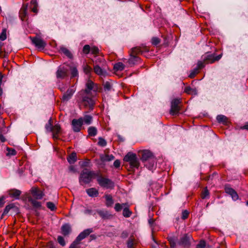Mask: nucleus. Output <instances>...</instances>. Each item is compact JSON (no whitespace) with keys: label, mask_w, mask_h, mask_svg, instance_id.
I'll return each mask as SVG.
<instances>
[{"label":"nucleus","mask_w":248,"mask_h":248,"mask_svg":"<svg viewBox=\"0 0 248 248\" xmlns=\"http://www.w3.org/2000/svg\"><path fill=\"white\" fill-rule=\"evenodd\" d=\"M50 120L49 122L46 125V129L48 132H51L53 130V126H52L51 124L50 123Z\"/></svg>","instance_id":"48"},{"label":"nucleus","mask_w":248,"mask_h":248,"mask_svg":"<svg viewBox=\"0 0 248 248\" xmlns=\"http://www.w3.org/2000/svg\"><path fill=\"white\" fill-rule=\"evenodd\" d=\"M127 204L126 203L120 204L119 203H117L115 204L114 209L116 211L119 212L121 211L123 208H124Z\"/></svg>","instance_id":"38"},{"label":"nucleus","mask_w":248,"mask_h":248,"mask_svg":"<svg viewBox=\"0 0 248 248\" xmlns=\"http://www.w3.org/2000/svg\"><path fill=\"white\" fill-rule=\"evenodd\" d=\"M30 38L31 40L32 43L38 49H43L45 47L46 44L41 38L36 36L35 37H30Z\"/></svg>","instance_id":"6"},{"label":"nucleus","mask_w":248,"mask_h":248,"mask_svg":"<svg viewBox=\"0 0 248 248\" xmlns=\"http://www.w3.org/2000/svg\"><path fill=\"white\" fill-rule=\"evenodd\" d=\"M124 68V65L121 62L115 63L114 65V69L116 71H122Z\"/></svg>","instance_id":"36"},{"label":"nucleus","mask_w":248,"mask_h":248,"mask_svg":"<svg viewBox=\"0 0 248 248\" xmlns=\"http://www.w3.org/2000/svg\"><path fill=\"white\" fill-rule=\"evenodd\" d=\"M93 232V230L92 228L87 229L84 230L80 232L79 234L77 237L76 239L77 241L79 242L86 237H87L90 233Z\"/></svg>","instance_id":"13"},{"label":"nucleus","mask_w":248,"mask_h":248,"mask_svg":"<svg viewBox=\"0 0 248 248\" xmlns=\"http://www.w3.org/2000/svg\"><path fill=\"white\" fill-rule=\"evenodd\" d=\"M124 160L129 163L131 169H138L140 166L139 159L135 154L131 152L128 153L124 157Z\"/></svg>","instance_id":"4"},{"label":"nucleus","mask_w":248,"mask_h":248,"mask_svg":"<svg viewBox=\"0 0 248 248\" xmlns=\"http://www.w3.org/2000/svg\"><path fill=\"white\" fill-rule=\"evenodd\" d=\"M79 243L80 242L79 241H77L76 239V240L71 244L69 248H78L77 246L79 244Z\"/></svg>","instance_id":"55"},{"label":"nucleus","mask_w":248,"mask_h":248,"mask_svg":"<svg viewBox=\"0 0 248 248\" xmlns=\"http://www.w3.org/2000/svg\"><path fill=\"white\" fill-rule=\"evenodd\" d=\"M98 175V173L93 171H90L87 169H84L80 173L79 177V183L80 185L84 186L89 184L95 177Z\"/></svg>","instance_id":"2"},{"label":"nucleus","mask_w":248,"mask_h":248,"mask_svg":"<svg viewBox=\"0 0 248 248\" xmlns=\"http://www.w3.org/2000/svg\"><path fill=\"white\" fill-rule=\"evenodd\" d=\"M7 150L8 151L7 155H14L16 154V150L13 149L7 148Z\"/></svg>","instance_id":"53"},{"label":"nucleus","mask_w":248,"mask_h":248,"mask_svg":"<svg viewBox=\"0 0 248 248\" xmlns=\"http://www.w3.org/2000/svg\"><path fill=\"white\" fill-rule=\"evenodd\" d=\"M114 159L112 155H100V159L103 162L110 161Z\"/></svg>","instance_id":"27"},{"label":"nucleus","mask_w":248,"mask_h":248,"mask_svg":"<svg viewBox=\"0 0 248 248\" xmlns=\"http://www.w3.org/2000/svg\"><path fill=\"white\" fill-rule=\"evenodd\" d=\"M71 74L72 78L77 77L78 75V73L77 69L76 67H72L71 69Z\"/></svg>","instance_id":"41"},{"label":"nucleus","mask_w":248,"mask_h":248,"mask_svg":"<svg viewBox=\"0 0 248 248\" xmlns=\"http://www.w3.org/2000/svg\"><path fill=\"white\" fill-rule=\"evenodd\" d=\"M209 192L207 188H205L202 191L201 196L202 199H205L209 196Z\"/></svg>","instance_id":"46"},{"label":"nucleus","mask_w":248,"mask_h":248,"mask_svg":"<svg viewBox=\"0 0 248 248\" xmlns=\"http://www.w3.org/2000/svg\"><path fill=\"white\" fill-rule=\"evenodd\" d=\"M206 247V242L204 240H201L197 245L196 248H205Z\"/></svg>","instance_id":"45"},{"label":"nucleus","mask_w":248,"mask_h":248,"mask_svg":"<svg viewBox=\"0 0 248 248\" xmlns=\"http://www.w3.org/2000/svg\"><path fill=\"white\" fill-rule=\"evenodd\" d=\"M225 192L227 194H229L231 196L232 199L233 200L236 201V200H237L238 199V195L237 193L232 188H231L230 187L226 186L225 187Z\"/></svg>","instance_id":"16"},{"label":"nucleus","mask_w":248,"mask_h":248,"mask_svg":"<svg viewBox=\"0 0 248 248\" xmlns=\"http://www.w3.org/2000/svg\"><path fill=\"white\" fill-rule=\"evenodd\" d=\"M21 191L17 189H13L9 190L8 194L11 197L18 199L20 195L21 194Z\"/></svg>","instance_id":"20"},{"label":"nucleus","mask_w":248,"mask_h":248,"mask_svg":"<svg viewBox=\"0 0 248 248\" xmlns=\"http://www.w3.org/2000/svg\"><path fill=\"white\" fill-rule=\"evenodd\" d=\"M83 213H84V214H85L86 215H91V214H93V215H95V213H93V211L92 210L89 209H85L83 211Z\"/></svg>","instance_id":"56"},{"label":"nucleus","mask_w":248,"mask_h":248,"mask_svg":"<svg viewBox=\"0 0 248 248\" xmlns=\"http://www.w3.org/2000/svg\"><path fill=\"white\" fill-rule=\"evenodd\" d=\"M184 92L186 93L189 94L195 95L197 94L196 90L195 89L191 88L189 86L186 87L185 89Z\"/></svg>","instance_id":"33"},{"label":"nucleus","mask_w":248,"mask_h":248,"mask_svg":"<svg viewBox=\"0 0 248 248\" xmlns=\"http://www.w3.org/2000/svg\"><path fill=\"white\" fill-rule=\"evenodd\" d=\"M62 233L63 235H68L71 232V228L70 225L68 224H63L61 227Z\"/></svg>","instance_id":"18"},{"label":"nucleus","mask_w":248,"mask_h":248,"mask_svg":"<svg viewBox=\"0 0 248 248\" xmlns=\"http://www.w3.org/2000/svg\"><path fill=\"white\" fill-rule=\"evenodd\" d=\"M217 120L219 123L225 124L227 122V118L223 115H218L217 117Z\"/></svg>","instance_id":"37"},{"label":"nucleus","mask_w":248,"mask_h":248,"mask_svg":"<svg viewBox=\"0 0 248 248\" xmlns=\"http://www.w3.org/2000/svg\"><path fill=\"white\" fill-rule=\"evenodd\" d=\"M105 198L106 199V205L107 207H110L114 203L113 200L112 196L110 195L106 194L105 195Z\"/></svg>","instance_id":"26"},{"label":"nucleus","mask_w":248,"mask_h":248,"mask_svg":"<svg viewBox=\"0 0 248 248\" xmlns=\"http://www.w3.org/2000/svg\"><path fill=\"white\" fill-rule=\"evenodd\" d=\"M76 91V88L74 86L70 87L66 92L63 94L62 98L63 102H67L69 101L73 96V94Z\"/></svg>","instance_id":"10"},{"label":"nucleus","mask_w":248,"mask_h":248,"mask_svg":"<svg viewBox=\"0 0 248 248\" xmlns=\"http://www.w3.org/2000/svg\"><path fill=\"white\" fill-rule=\"evenodd\" d=\"M69 170L71 172H76L77 171L76 169L73 166H70L69 168Z\"/></svg>","instance_id":"63"},{"label":"nucleus","mask_w":248,"mask_h":248,"mask_svg":"<svg viewBox=\"0 0 248 248\" xmlns=\"http://www.w3.org/2000/svg\"><path fill=\"white\" fill-rule=\"evenodd\" d=\"M72 126L73 130L75 132H78L80 131L81 126L83 124L81 118L78 119H74L72 121Z\"/></svg>","instance_id":"11"},{"label":"nucleus","mask_w":248,"mask_h":248,"mask_svg":"<svg viewBox=\"0 0 248 248\" xmlns=\"http://www.w3.org/2000/svg\"><path fill=\"white\" fill-rule=\"evenodd\" d=\"M188 216V212L186 210H185L182 212V218L185 219L187 218Z\"/></svg>","instance_id":"60"},{"label":"nucleus","mask_w":248,"mask_h":248,"mask_svg":"<svg viewBox=\"0 0 248 248\" xmlns=\"http://www.w3.org/2000/svg\"><path fill=\"white\" fill-rule=\"evenodd\" d=\"M142 50L140 47H136L132 49V54L134 55L142 53Z\"/></svg>","instance_id":"43"},{"label":"nucleus","mask_w":248,"mask_h":248,"mask_svg":"<svg viewBox=\"0 0 248 248\" xmlns=\"http://www.w3.org/2000/svg\"><path fill=\"white\" fill-rule=\"evenodd\" d=\"M134 238L131 236L127 242V246L128 248H133L134 245Z\"/></svg>","instance_id":"40"},{"label":"nucleus","mask_w":248,"mask_h":248,"mask_svg":"<svg viewBox=\"0 0 248 248\" xmlns=\"http://www.w3.org/2000/svg\"><path fill=\"white\" fill-rule=\"evenodd\" d=\"M93 70L94 73L99 76H105L106 74V71L104 70V68L98 64L94 65Z\"/></svg>","instance_id":"15"},{"label":"nucleus","mask_w":248,"mask_h":248,"mask_svg":"<svg viewBox=\"0 0 248 248\" xmlns=\"http://www.w3.org/2000/svg\"><path fill=\"white\" fill-rule=\"evenodd\" d=\"M167 239L170 243L171 248H175L176 246L177 238L174 236H169Z\"/></svg>","instance_id":"25"},{"label":"nucleus","mask_w":248,"mask_h":248,"mask_svg":"<svg viewBox=\"0 0 248 248\" xmlns=\"http://www.w3.org/2000/svg\"><path fill=\"white\" fill-rule=\"evenodd\" d=\"M6 39V30L3 29L0 35V40L4 41Z\"/></svg>","instance_id":"51"},{"label":"nucleus","mask_w":248,"mask_h":248,"mask_svg":"<svg viewBox=\"0 0 248 248\" xmlns=\"http://www.w3.org/2000/svg\"><path fill=\"white\" fill-rule=\"evenodd\" d=\"M91 50V47L89 45H86L84 46L83 48V52L85 54H88Z\"/></svg>","instance_id":"52"},{"label":"nucleus","mask_w":248,"mask_h":248,"mask_svg":"<svg viewBox=\"0 0 248 248\" xmlns=\"http://www.w3.org/2000/svg\"><path fill=\"white\" fill-rule=\"evenodd\" d=\"M98 140V144L99 146L104 147L107 145V142L104 139L99 138Z\"/></svg>","instance_id":"44"},{"label":"nucleus","mask_w":248,"mask_h":248,"mask_svg":"<svg viewBox=\"0 0 248 248\" xmlns=\"http://www.w3.org/2000/svg\"><path fill=\"white\" fill-rule=\"evenodd\" d=\"M91 50L93 54H97L99 52V49L96 46H93L91 48Z\"/></svg>","instance_id":"59"},{"label":"nucleus","mask_w":248,"mask_h":248,"mask_svg":"<svg viewBox=\"0 0 248 248\" xmlns=\"http://www.w3.org/2000/svg\"><path fill=\"white\" fill-rule=\"evenodd\" d=\"M190 237L186 235L181 238L180 241L178 242V244L185 247H188L190 245Z\"/></svg>","instance_id":"14"},{"label":"nucleus","mask_w":248,"mask_h":248,"mask_svg":"<svg viewBox=\"0 0 248 248\" xmlns=\"http://www.w3.org/2000/svg\"><path fill=\"white\" fill-rule=\"evenodd\" d=\"M29 201L34 207L39 208L41 207V202L37 201V199L30 198Z\"/></svg>","instance_id":"29"},{"label":"nucleus","mask_w":248,"mask_h":248,"mask_svg":"<svg viewBox=\"0 0 248 248\" xmlns=\"http://www.w3.org/2000/svg\"><path fill=\"white\" fill-rule=\"evenodd\" d=\"M160 42V39L157 37H153L152 39V43L155 46H156L159 44Z\"/></svg>","instance_id":"49"},{"label":"nucleus","mask_w":248,"mask_h":248,"mask_svg":"<svg viewBox=\"0 0 248 248\" xmlns=\"http://www.w3.org/2000/svg\"><path fill=\"white\" fill-rule=\"evenodd\" d=\"M61 131V127L59 124H56L53 126V130L51 132L53 133V138L55 139L58 138V135Z\"/></svg>","instance_id":"21"},{"label":"nucleus","mask_w":248,"mask_h":248,"mask_svg":"<svg viewBox=\"0 0 248 248\" xmlns=\"http://www.w3.org/2000/svg\"><path fill=\"white\" fill-rule=\"evenodd\" d=\"M113 165L116 168H119L120 166V161L119 160H116L114 162Z\"/></svg>","instance_id":"62"},{"label":"nucleus","mask_w":248,"mask_h":248,"mask_svg":"<svg viewBox=\"0 0 248 248\" xmlns=\"http://www.w3.org/2000/svg\"><path fill=\"white\" fill-rule=\"evenodd\" d=\"M132 212L127 207H125L123 210V215L124 217H128L131 215Z\"/></svg>","instance_id":"39"},{"label":"nucleus","mask_w":248,"mask_h":248,"mask_svg":"<svg viewBox=\"0 0 248 248\" xmlns=\"http://www.w3.org/2000/svg\"><path fill=\"white\" fill-rule=\"evenodd\" d=\"M46 206L51 211H54L56 209L55 204L51 202H46Z\"/></svg>","instance_id":"42"},{"label":"nucleus","mask_w":248,"mask_h":248,"mask_svg":"<svg viewBox=\"0 0 248 248\" xmlns=\"http://www.w3.org/2000/svg\"><path fill=\"white\" fill-rule=\"evenodd\" d=\"M32 197L37 200H41L45 196L44 192L37 187H32L30 190Z\"/></svg>","instance_id":"8"},{"label":"nucleus","mask_w":248,"mask_h":248,"mask_svg":"<svg viewBox=\"0 0 248 248\" xmlns=\"http://www.w3.org/2000/svg\"><path fill=\"white\" fill-rule=\"evenodd\" d=\"M82 68L84 72L86 75H89L91 73L92 71V68L91 66L88 65L87 64H84L82 65Z\"/></svg>","instance_id":"35"},{"label":"nucleus","mask_w":248,"mask_h":248,"mask_svg":"<svg viewBox=\"0 0 248 248\" xmlns=\"http://www.w3.org/2000/svg\"><path fill=\"white\" fill-rule=\"evenodd\" d=\"M141 159L144 162L155 158L153 154L149 150H143L141 152Z\"/></svg>","instance_id":"12"},{"label":"nucleus","mask_w":248,"mask_h":248,"mask_svg":"<svg viewBox=\"0 0 248 248\" xmlns=\"http://www.w3.org/2000/svg\"><path fill=\"white\" fill-rule=\"evenodd\" d=\"M58 241L59 243L62 246H64L65 245V241L63 238L61 236L58 237Z\"/></svg>","instance_id":"50"},{"label":"nucleus","mask_w":248,"mask_h":248,"mask_svg":"<svg viewBox=\"0 0 248 248\" xmlns=\"http://www.w3.org/2000/svg\"><path fill=\"white\" fill-rule=\"evenodd\" d=\"M140 58L138 56H135L134 54H131L130 58H129L128 62L130 64H135L140 60Z\"/></svg>","instance_id":"31"},{"label":"nucleus","mask_w":248,"mask_h":248,"mask_svg":"<svg viewBox=\"0 0 248 248\" xmlns=\"http://www.w3.org/2000/svg\"><path fill=\"white\" fill-rule=\"evenodd\" d=\"M97 177V181L101 187L107 189H111L113 188L114 184L110 179L103 177L102 176L99 175L98 173Z\"/></svg>","instance_id":"5"},{"label":"nucleus","mask_w":248,"mask_h":248,"mask_svg":"<svg viewBox=\"0 0 248 248\" xmlns=\"http://www.w3.org/2000/svg\"><path fill=\"white\" fill-rule=\"evenodd\" d=\"M96 212L103 219L109 218L111 216V215L106 211L97 210H96Z\"/></svg>","instance_id":"22"},{"label":"nucleus","mask_w":248,"mask_h":248,"mask_svg":"<svg viewBox=\"0 0 248 248\" xmlns=\"http://www.w3.org/2000/svg\"><path fill=\"white\" fill-rule=\"evenodd\" d=\"M204 61H199L197 63V68L199 69H201L204 66Z\"/></svg>","instance_id":"57"},{"label":"nucleus","mask_w":248,"mask_h":248,"mask_svg":"<svg viewBox=\"0 0 248 248\" xmlns=\"http://www.w3.org/2000/svg\"><path fill=\"white\" fill-rule=\"evenodd\" d=\"M86 192L90 197H97L98 195V191L95 188H90L86 189Z\"/></svg>","instance_id":"24"},{"label":"nucleus","mask_w":248,"mask_h":248,"mask_svg":"<svg viewBox=\"0 0 248 248\" xmlns=\"http://www.w3.org/2000/svg\"><path fill=\"white\" fill-rule=\"evenodd\" d=\"M129 235L128 232H127L126 231H124L121 234V237L123 238H126L128 237Z\"/></svg>","instance_id":"61"},{"label":"nucleus","mask_w":248,"mask_h":248,"mask_svg":"<svg viewBox=\"0 0 248 248\" xmlns=\"http://www.w3.org/2000/svg\"><path fill=\"white\" fill-rule=\"evenodd\" d=\"M124 160L129 163L131 169H138L140 166L139 159L135 154L131 152L128 153L124 157Z\"/></svg>","instance_id":"3"},{"label":"nucleus","mask_w":248,"mask_h":248,"mask_svg":"<svg viewBox=\"0 0 248 248\" xmlns=\"http://www.w3.org/2000/svg\"><path fill=\"white\" fill-rule=\"evenodd\" d=\"M68 71L67 66H60L58 67L56 72V77L58 78H63L67 76Z\"/></svg>","instance_id":"7"},{"label":"nucleus","mask_w":248,"mask_h":248,"mask_svg":"<svg viewBox=\"0 0 248 248\" xmlns=\"http://www.w3.org/2000/svg\"><path fill=\"white\" fill-rule=\"evenodd\" d=\"M179 103L180 100L178 99H175L172 101L170 111V113L171 115H175L179 113L180 110Z\"/></svg>","instance_id":"9"},{"label":"nucleus","mask_w":248,"mask_h":248,"mask_svg":"<svg viewBox=\"0 0 248 248\" xmlns=\"http://www.w3.org/2000/svg\"><path fill=\"white\" fill-rule=\"evenodd\" d=\"M156 164V159L155 158L150 159L148 160L145 164V166L149 170H153Z\"/></svg>","instance_id":"19"},{"label":"nucleus","mask_w":248,"mask_h":248,"mask_svg":"<svg viewBox=\"0 0 248 248\" xmlns=\"http://www.w3.org/2000/svg\"><path fill=\"white\" fill-rule=\"evenodd\" d=\"M104 88L105 91H109L111 90V85L109 82H106L104 84Z\"/></svg>","instance_id":"47"},{"label":"nucleus","mask_w":248,"mask_h":248,"mask_svg":"<svg viewBox=\"0 0 248 248\" xmlns=\"http://www.w3.org/2000/svg\"><path fill=\"white\" fill-rule=\"evenodd\" d=\"M77 160V155L75 153H72L67 157V161L70 164H74Z\"/></svg>","instance_id":"30"},{"label":"nucleus","mask_w":248,"mask_h":248,"mask_svg":"<svg viewBox=\"0 0 248 248\" xmlns=\"http://www.w3.org/2000/svg\"><path fill=\"white\" fill-rule=\"evenodd\" d=\"M94 65L98 64L101 65L102 67L104 66L106 63V62L104 59L100 57H95V60L93 61Z\"/></svg>","instance_id":"28"},{"label":"nucleus","mask_w":248,"mask_h":248,"mask_svg":"<svg viewBox=\"0 0 248 248\" xmlns=\"http://www.w3.org/2000/svg\"><path fill=\"white\" fill-rule=\"evenodd\" d=\"M89 135L94 137L97 134V129L93 126H90L88 129Z\"/></svg>","instance_id":"34"},{"label":"nucleus","mask_w":248,"mask_h":248,"mask_svg":"<svg viewBox=\"0 0 248 248\" xmlns=\"http://www.w3.org/2000/svg\"><path fill=\"white\" fill-rule=\"evenodd\" d=\"M60 51L62 53H63L69 58H72V54L70 52V51L68 49H67L66 47H61L60 48Z\"/></svg>","instance_id":"32"},{"label":"nucleus","mask_w":248,"mask_h":248,"mask_svg":"<svg viewBox=\"0 0 248 248\" xmlns=\"http://www.w3.org/2000/svg\"><path fill=\"white\" fill-rule=\"evenodd\" d=\"M82 119V123L87 125L90 124L93 121V117L90 115H85L83 117H80Z\"/></svg>","instance_id":"23"},{"label":"nucleus","mask_w":248,"mask_h":248,"mask_svg":"<svg viewBox=\"0 0 248 248\" xmlns=\"http://www.w3.org/2000/svg\"><path fill=\"white\" fill-rule=\"evenodd\" d=\"M86 88L80 91L77 95L78 102L86 108H89L92 110L95 102L92 97L91 91L96 92L98 90L97 84H94L92 80L88 79L86 83Z\"/></svg>","instance_id":"1"},{"label":"nucleus","mask_w":248,"mask_h":248,"mask_svg":"<svg viewBox=\"0 0 248 248\" xmlns=\"http://www.w3.org/2000/svg\"><path fill=\"white\" fill-rule=\"evenodd\" d=\"M31 6L37 7V3L36 0H31Z\"/></svg>","instance_id":"64"},{"label":"nucleus","mask_w":248,"mask_h":248,"mask_svg":"<svg viewBox=\"0 0 248 248\" xmlns=\"http://www.w3.org/2000/svg\"><path fill=\"white\" fill-rule=\"evenodd\" d=\"M202 58L206 63H213L215 62V54L207 53L202 56Z\"/></svg>","instance_id":"17"},{"label":"nucleus","mask_w":248,"mask_h":248,"mask_svg":"<svg viewBox=\"0 0 248 248\" xmlns=\"http://www.w3.org/2000/svg\"><path fill=\"white\" fill-rule=\"evenodd\" d=\"M27 9V6L23 5L21 11H20V12L22 13V14L23 15V16H26V15L27 14V13H26Z\"/></svg>","instance_id":"58"},{"label":"nucleus","mask_w":248,"mask_h":248,"mask_svg":"<svg viewBox=\"0 0 248 248\" xmlns=\"http://www.w3.org/2000/svg\"><path fill=\"white\" fill-rule=\"evenodd\" d=\"M14 207L13 204H9L7 205L4 210L3 214H6Z\"/></svg>","instance_id":"54"}]
</instances>
